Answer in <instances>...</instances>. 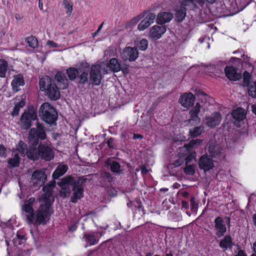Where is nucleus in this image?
<instances>
[{
  "instance_id": "nucleus-47",
  "label": "nucleus",
  "mask_w": 256,
  "mask_h": 256,
  "mask_svg": "<svg viewBox=\"0 0 256 256\" xmlns=\"http://www.w3.org/2000/svg\"><path fill=\"white\" fill-rule=\"evenodd\" d=\"M110 167L111 170L114 172L118 173L120 170V164L116 161H112V162L110 164Z\"/></svg>"
},
{
  "instance_id": "nucleus-31",
  "label": "nucleus",
  "mask_w": 256,
  "mask_h": 256,
  "mask_svg": "<svg viewBox=\"0 0 256 256\" xmlns=\"http://www.w3.org/2000/svg\"><path fill=\"white\" fill-rule=\"evenodd\" d=\"M232 115L235 120L241 121L245 118V110L242 108H238L232 112Z\"/></svg>"
},
{
  "instance_id": "nucleus-38",
  "label": "nucleus",
  "mask_w": 256,
  "mask_h": 256,
  "mask_svg": "<svg viewBox=\"0 0 256 256\" xmlns=\"http://www.w3.org/2000/svg\"><path fill=\"white\" fill-rule=\"evenodd\" d=\"M89 65L86 63L84 64V67L86 70H84L82 72V74L80 76V80L82 83H85L88 81V68Z\"/></svg>"
},
{
  "instance_id": "nucleus-16",
  "label": "nucleus",
  "mask_w": 256,
  "mask_h": 256,
  "mask_svg": "<svg viewBox=\"0 0 256 256\" xmlns=\"http://www.w3.org/2000/svg\"><path fill=\"white\" fill-rule=\"evenodd\" d=\"M148 11L144 10L138 16L132 18L130 20L126 22L124 28L128 31H132L136 24L147 14Z\"/></svg>"
},
{
  "instance_id": "nucleus-25",
  "label": "nucleus",
  "mask_w": 256,
  "mask_h": 256,
  "mask_svg": "<svg viewBox=\"0 0 256 256\" xmlns=\"http://www.w3.org/2000/svg\"><path fill=\"white\" fill-rule=\"evenodd\" d=\"M197 3L200 6L203 7L204 4V0H182V4L184 5H188L190 10H194L197 8Z\"/></svg>"
},
{
  "instance_id": "nucleus-49",
  "label": "nucleus",
  "mask_w": 256,
  "mask_h": 256,
  "mask_svg": "<svg viewBox=\"0 0 256 256\" xmlns=\"http://www.w3.org/2000/svg\"><path fill=\"white\" fill-rule=\"evenodd\" d=\"M244 83L245 85L248 86L250 83V74L248 72H245L244 73Z\"/></svg>"
},
{
  "instance_id": "nucleus-60",
  "label": "nucleus",
  "mask_w": 256,
  "mask_h": 256,
  "mask_svg": "<svg viewBox=\"0 0 256 256\" xmlns=\"http://www.w3.org/2000/svg\"><path fill=\"white\" fill-rule=\"evenodd\" d=\"M76 228H77V226H76V224H74L70 226L69 228V229L70 231L74 232L75 230H76Z\"/></svg>"
},
{
  "instance_id": "nucleus-57",
  "label": "nucleus",
  "mask_w": 256,
  "mask_h": 256,
  "mask_svg": "<svg viewBox=\"0 0 256 256\" xmlns=\"http://www.w3.org/2000/svg\"><path fill=\"white\" fill-rule=\"evenodd\" d=\"M210 40L209 37H204V38H199L198 40L200 42H207Z\"/></svg>"
},
{
  "instance_id": "nucleus-48",
  "label": "nucleus",
  "mask_w": 256,
  "mask_h": 256,
  "mask_svg": "<svg viewBox=\"0 0 256 256\" xmlns=\"http://www.w3.org/2000/svg\"><path fill=\"white\" fill-rule=\"evenodd\" d=\"M248 94L252 98L256 96V80L254 83V86H250L248 90Z\"/></svg>"
},
{
  "instance_id": "nucleus-59",
  "label": "nucleus",
  "mask_w": 256,
  "mask_h": 256,
  "mask_svg": "<svg viewBox=\"0 0 256 256\" xmlns=\"http://www.w3.org/2000/svg\"><path fill=\"white\" fill-rule=\"evenodd\" d=\"M142 138V136L139 134H134L133 136V139H141Z\"/></svg>"
},
{
  "instance_id": "nucleus-62",
  "label": "nucleus",
  "mask_w": 256,
  "mask_h": 256,
  "mask_svg": "<svg viewBox=\"0 0 256 256\" xmlns=\"http://www.w3.org/2000/svg\"><path fill=\"white\" fill-rule=\"evenodd\" d=\"M253 249L256 254H252L251 256H256V242L254 244Z\"/></svg>"
},
{
  "instance_id": "nucleus-2",
  "label": "nucleus",
  "mask_w": 256,
  "mask_h": 256,
  "mask_svg": "<svg viewBox=\"0 0 256 256\" xmlns=\"http://www.w3.org/2000/svg\"><path fill=\"white\" fill-rule=\"evenodd\" d=\"M40 116L46 123L54 124L58 118V114L56 110L49 103H44L40 109Z\"/></svg>"
},
{
  "instance_id": "nucleus-34",
  "label": "nucleus",
  "mask_w": 256,
  "mask_h": 256,
  "mask_svg": "<svg viewBox=\"0 0 256 256\" xmlns=\"http://www.w3.org/2000/svg\"><path fill=\"white\" fill-rule=\"evenodd\" d=\"M134 44L139 50L142 51L146 50L148 47V42L146 39H142L140 41L136 40Z\"/></svg>"
},
{
  "instance_id": "nucleus-42",
  "label": "nucleus",
  "mask_w": 256,
  "mask_h": 256,
  "mask_svg": "<svg viewBox=\"0 0 256 256\" xmlns=\"http://www.w3.org/2000/svg\"><path fill=\"white\" fill-rule=\"evenodd\" d=\"M196 94L200 97L202 102L205 104L210 103V98L202 91L200 90H196Z\"/></svg>"
},
{
  "instance_id": "nucleus-58",
  "label": "nucleus",
  "mask_w": 256,
  "mask_h": 256,
  "mask_svg": "<svg viewBox=\"0 0 256 256\" xmlns=\"http://www.w3.org/2000/svg\"><path fill=\"white\" fill-rule=\"evenodd\" d=\"M236 256H246L243 250H240L238 252V254Z\"/></svg>"
},
{
  "instance_id": "nucleus-19",
  "label": "nucleus",
  "mask_w": 256,
  "mask_h": 256,
  "mask_svg": "<svg viewBox=\"0 0 256 256\" xmlns=\"http://www.w3.org/2000/svg\"><path fill=\"white\" fill-rule=\"evenodd\" d=\"M180 6L175 10V18L178 22H182L186 16V10L189 9L188 5L182 4V0L180 1Z\"/></svg>"
},
{
  "instance_id": "nucleus-10",
  "label": "nucleus",
  "mask_w": 256,
  "mask_h": 256,
  "mask_svg": "<svg viewBox=\"0 0 256 256\" xmlns=\"http://www.w3.org/2000/svg\"><path fill=\"white\" fill-rule=\"evenodd\" d=\"M145 17L138 24L137 28L140 31L144 30L152 24L156 19V16L154 13L150 12L148 10Z\"/></svg>"
},
{
  "instance_id": "nucleus-29",
  "label": "nucleus",
  "mask_w": 256,
  "mask_h": 256,
  "mask_svg": "<svg viewBox=\"0 0 256 256\" xmlns=\"http://www.w3.org/2000/svg\"><path fill=\"white\" fill-rule=\"evenodd\" d=\"M232 238L229 235L225 236L220 242V248L224 250L230 248L232 246Z\"/></svg>"
},
{
  "instance_id": "nucleus-21",
  "label": "nucleus",
  "mask_w": 256,
  "mask_h": 256,
  "mask_svg": "<svg viewBox=\"0 0 256 256\" xmlns=\"http://www.w3.org/2000/svg\"><path fill=\"white\" fill-rule=\"evenodd\" d=\"M54 79L60 88L65 89L68 86V80L64 73L58 72L54 76Z\"/></svg>"
},
{
  "instance_id": "nucleus-14",
  "label": "nucleus",
  "mask_w": 256,
  "mask_h": 256,
  "mask_svg": "<svg viewBox=\"0 0 256 256\" xmlns=\"http://www.w3.org/2000/svg\"><path fill=\"white\" fill-rule=\"evenodd\" d=\"M198 166L200 169L206 172L212 169L214 165L212 160L206 155H203L199 160Z\"/></svg>"
},
{
  "instance_id": "nucleus-44",
  "label": "nucleus",
  "mask_w": 256,
  "mask_h": 256,
  "mask_svg": "<svg viewBox=\"0 0 256 256\" xmlns=\"http://www.w3.org/2000/svg\"><path fill=\"white\" fill-rule=\"evenodd\" d=\"M26 40L29 46L32 48H35L38 46V40L34 36L28 37Z\"/></svg>"
},
{
  "instance_id": "nucleus-55",
  "label": "nucleus",
  "mask_w": 256,
  "mask_h": 256,
  "mask_svg": "<svg viewBox=\"0 0 256 256\" xmlns=\"http://www.w3.org/2000/svg\"><path fill=\"white\" fill-rule=\"evenodd\" d=\"M14 18L16 20H20L23 18V16L22 14H16L14 15Z\"/></svg>"
},
{
  "instance_id": "nucleus-39",
  "label": "nucleus",
  "mask_w": 256,
  "mask_h": 256,
  "mask_svg": "<svg viewBox=\"0 0 256 256\" xmlns=\"http://www.w3.org/2000/svg\"><path fill=\"white\" fill-rule=\"evenodd\" d=\"M61 190L60 192V195L62 198H67L70 196V186H59Z\"/></svg>"
},
{
  "instance_id": "nucleus-15",
  "label": "nucleus",
  "mask_w": 256,
  "mask_h": 256,
  "mask_svg": "<svg viewBox=\"0 0 256 256\" xmlns=\"http://www.w3.org/2000/svg\"><path fill=\"white\" fill-rule=\"evenodd\" d=\"M194 100L195 97L192 93H184L180 96L179 102L182 106L188 108L194 104Z\"/></svg>"
},
{
  "instance_id": "nucleus-35",
  "label": "nucleus",
  "mask_w": 256,
  "mask_h": 256,
  "mask_svg": "<svg viewBox=\"0 0 256 256\" xmlns=\"http://www.w3.org/2000/svg\"><path fill=\"white\" fill-rule=\"evenodd\" d=\"M8 69V63L3 59L0 60V77L4 78Z\"/></svg>"
},
{
  "instance_id": "nucleus-22",
  "label": "nucleus",
  "mask_w": 256,
  "mask_h": 256,
  "mask_svg": "<svg viewBox=\"0 0 256 256\" xmlns=\"http://www.w3.org/2000/svg\"><path fill=\"white\" fill-rule=\"evenodd\" d=\"M46 94L52 100H56L60 97V93L55 84L50 85L46 91Z\"/></svg>"
},
{
  "instance_id": "nucleus-36",
  "label": "nucleus",
  "mask_w": 256,
  "mask_h": 256,
  "mask_svg": "<svg viewBox=\"0 0 256 256\" xmlns=\"http://www.w3.org/2000/svg\"><path fill=\"white\" fill-rule=\"evenodd\" d=\"M8 164L12 168L18 166L20 164V157L18 154H14L12 158L8 160Z\"/></svg>"
},
{
  "instance_id": "nucleus-11",
  "label": "nucleus",
  "mask_w": 256,
  "mask_h": 256,
  "mask_svg": "<svg viewBox=\"0 0 256 256\" xmlns=\"http://www.w3.org/2000/svg\"><path fill=\"white\" fill-rule=\"evenodd\" d=\"M40 157L46 161H50L54 158V152L52 148L44 144L39 145Z\"/></svg>"
},
{
  "instance_id": "nucleus-5",
  "label": "nucleus",
  "mask_w": 256,
  "mask_h": 256,
  "mask_svg": "<svg viewBox=\"0 0 256 256\" xmlns=\"http://www.w3.org/2000/svg\"><path fill=\"white\" fill-rule=\"evenodd\" d=\"M37 118V114L34 109H29L25 111L21 116L20 124L22 128L24 130H28L32 126V121Z\"/></svg>"
},
{
  "instance_id": "nucleus-43",
  "label": "nucleus",
  "mask_w": 256,
  "mask_h": 256,
  "mask_svg": "<svg viewBox=\"0 0 256 256\" xmlns=\"http://www.w3.org/2000/svg\"><path fill=\"white\" fill-rule=\"evenodd\" d=\"M186 154H187V156L185 158L186 164L190 162L192 160H196V153L195 151H191V150L190 152L186 151Z\"/></svg>"
},
{
  "instance_id": "nucleus-17",
  "label": "nucleus",
  "mask_w": 256,
  "mask_h": 256,
  "mask_svg": "<svg viewBox=\"0 0 256 256\" xmlns=\"http://www.w3.org/2000/svg\"><path fill=\"white\" fill-rule=\"evenodd\" d=\"M214 228L216 230V235L219 238L223 236L226 230V228L220 217H217L214 220Z\"/></svg>"
},
{
  "instance_id": "nucleus-7",
  "label": "nucleus",
  "mask_w": 256,
  "mask_h": 256,
  "mask_svg": "<svg viewBox=\"0 0 256 256\" xmlns=\"http://www.w3.org/2000/svg\"><path fill=\"white\" fill-rule=\"evenodd\" d=\"M29 137L30 141H34L36 145L38 143V138L44 140L46 138V134L44 126L38 123L36 128H32L30 130Z\"/></svg>"
},
{
  "instance_id": "nucleus-37",
  "label": "nucleus",
  "mask_w": 256,
  "mask_h": 256,
  "mask_svg": "<svg viewBox=\"0 0 256 256\" xmlns=\"http://www.w3.org/2000/svg\"><path fill=\"white\" fill-rule=\"evenodd\" d=\"M62 5L66 10V14L68 16H70L72 11V3L70 1L64 0L62 2Z\"/></svg>"
},
{
  "instance_id": "nucleus-13",
  "label": "nucleus",
  "mask_w": 256,
  "mask_h": 256,
  "mask_svg": "<svg viewBox=\"0 0 256 256\" xmlns=\"http://www.w3.org/2000/svg\"><path fill=\"white\" fill-rule=\"evenodd\" d=\"M32 178L34 184L41 186L45 182L46 179V175L44 171L38 170L32 174Z\"/></svg>"
},
{
  "instance_id": "nucleus-45",
  "label": "nucleus",
  "mask_w": 256,
  "mask_h": 256,
  "mask_svg": "<svg viewBox=\"0 0 256 256\" xmlns=\"http://www.w3.org/2000/svg\"><path fill=\"white\" fill-rule=\"evenodd\" d=\"M13 242L16 246L22 244L25 242L24 236L17 234L16 237L13 239Z\"/></svg>"
},
{
  "instance_id": "nucleus-63",
  "label": "nucleus",
  "mask_w": 256,
  "mask_h": 256,
  "mask_svg": "<svg viewBox=\"0 0 256 256\" xmlns=\"http://www.w3.org/2000/svg\"><path fill=\"white\" fill-rule=\"evenodd\" d=\"M252 108L253 113L256 114V105H252Z\"/></svg>"
},
{
  "instance_id": "nucleus-41",
  "label": "nucleus",
  "mask_w": 256,
  "mask_h": 256,
  "mask_svg": "<svg viewBox=\"0 0 256 256\" xmlns=\"http://www.w3.org/2000/svg\"><path fill=\"white\" fill-rule=\"evenodd\" d=\"M66 74L69 78L70 80H73L76 78L78 74V70L74 68H70L67 69Z\"/></svg>"
},
{
  "instance_id": "nucleus-3",
  "label": "nucleus",
  "mask_w": 256,
  "mask_h": 256,
  "mask_svg": "<svg viewBox=\"0 0 256 256\" xmlns=\"http://www.w3.org/2000/svg\"><path fill=\"white\" fill-rule=\"evenodd\" d=\"M174 18L172 14L170 12H162L159 13L156 16V22L158 24L154 26L149 32H166L167 28L164 24L169 22Z\"/></svg>"
},
{
  "instance_id": "nucleus-51",
  "label": "nucleus",
  "mask_w": 256,
  "mask_h": 256,
  "mask_svg": "<svg viewBox=\"0 0 256 256\" xmlns=\"http://www.w3.org/2000/svg\"><path fill=\"white\" fill-rule=\"evenodd\" d=\"M163 33H150V36L152 40H156L160 38Z\"/></svg>"
},
{
  "instance_id": "nucleus-32",
  "label": "nucleus",
  "mask_w": 256,
  "mask_h": 256,
  "mask_svg": "<svg viewBox=\"0 0 256 256\" xmlns=\"http://www.w3.org/2000/svg\"><path fill=\"white\" fill-rule=\"evenodd\" d=\"M76 180H74L73 177L70 176H66L62 178L61 180L58 183V186H74V182H75Z\"/></svg>"
},
{
  "instance_id": "nucleus-18",
  "label": "nucleus",
  "mask_w": 256,
  "mask_h": 256,
  "mask_svg": "<svg viewBox=\"0 0 256 256\" xmlns=\"http://www.w3.org/2000/svg\"><path fill=\"white\" fill-rule=\"evenodd\" d=\"M226 76L230 80H238L241 78L242 76L237 72L236 69L232 66H227L224 68Z\"/></svg>"
},
{
  "instance_id": "nucleus-27",
  "label": "nucleus",
  "mask_w": 256,
  "mask_h": 256,
  "mask_svg": "<svg viewBox=\"0 0 256 256\" xmlns=\"http://www.w3.org/2000/svg\"><path fill=\"white\" fill-rule=\"evenodd\" d=\"M200 108L201 106L200 103L197 102L195 106L190 110V114L191 116L190 121H194L196 123L200 122V118H198V114L200 112Z\"/></svg>"
},
{
  "instance_id": "nucleus-53",
  "label": "nucleus",
  "mask_w": 256,
  "mask_h": 256,
  "mask_svg": "<svg viewBox=\"0 0 256 256\" xmlns=\"http://www.w3.org/2000/svg\"><path fill=\"white\" fill-rule=\"evenodd\" d=\"M182 162L183 160L181 159H180L174 161L172 164L174 167H178L180 166L182 164Z\"/></svg>"
},
{
  "instance_id": "nucleus-54",
  "label": "nucleus",
  "mask_w": 256,
  "mask_h": 256,
  "mask_svg": "<svg viewBox=\"0 0 256 256\" xmlns=\"http://www.w3.org/2000/svg\"><path fill=\"white\" fill-rule=\"evenodd\" d=\"M46 44L52 48H56L57 46V44L51 40L48 41Z\"/></svg>"
},
{
  "instance_id": "nucleus-28",
  "label": "nucleus",
  "mask_w": 256,
  "mask_h": 256,
  "mask_svg": "<svg viewBox=\"0 0 256 256\" xmlns=\"http://www.w3.org/2000/svg\"><path fill=\"white\" fill-rule=\"evenodd\" d=\"M39 84L40 90L44 92L46 90L48 87L50 86V85L53 84L52 83L51 78L48 76L41 78L40 80Z\"/></svg>"
},
{
  "instance_id": "nucleus-46",
  "label": "nucleus",
  "mask_w": 256,
  "mask_h": 256,
  "mask_svg": "<svg viewBox=\"0 0 256 256\" xmlns=\"http://www.w3.org/2000/svg\"><path fill=\"white\" fill-rule=\"evenodd\" d=\"M196 166L194 164H189L186 166L184 168V172L186 174L193 175L195 172Z\"/></svg>"
},
{
  "instance_id": "nucleus-4",
  "label": "nucleus",
  "mask_w": 256,
  "mask_h": 256,
  "mask_svg": "<svg viewBox=\"0 0 256 256\" xmlns=\"http://www.w3.org/2000/svg\"><path fill=\"white\" fill-rule=\"evenodd\" d=\"M33 145L30 146L28 150H26V145L22 141L18 143V150L22 154H26L27 157L32 160H38L40 158V153L39 152V146L37 148L34 142Z\"/></svg>"
},
{
  "instance_id": "nucleus-52",
  "label": "nucleus",
  "mask_w": 256,
  "mask_h": 256,
  "mask_svg": "<svg viewBox=\"0 0 256 256\" xmlns=\"http://www.w3.org/2000/svg\"><path fill=\"white\" fill-rule=\"evenodd\" d=\"M190 204L191 208L192 210H194L197 208V204L195 201L194 198V197L192 198L190 200Z\"/></svg>"
},
{
  "instance_id": "nucleus-8",
  "label": "nucleus",
  "mask_w": 256,
  "mask_h": 256,
  "mask_svg": "<svg viewBox=\"0 0 256 256\" xmlns=\"http://www.w3.org/2000/svg\"><path fill=\"white\" fill-rule=\"evenodd\" d=\"M84 196L83 181L79 179L74 182L72 186V194L70 200L72 202H76Z\"/></svg>"
},
{
  "instance_id": "nucleus-50",
  "label": "nucleus",
  "mask_w": 256,
  "mask_h": 256,
  "mask_svg": "<svg viewBox=\"0 0 256 256\" xmlns=\"http://www.w3.org/2000/svg\"><path fill=\"white\" fill-rule=\"evenodd\" d=\"M6 148L3 144H0V157L6 158Z\"/></svg>"
},
{
  "instance_id": "nucleus-64",
  "label": "nucleus",
  "mask_w": 256,
  "mask_h": 256,
  "mask_svg": "<svg viewBox=\"0 0 256 256\" xmlns=\"http://www.w3.org/2000/svg\"><path fill=\"white\" fill-rule=\"evenodd\" d=\"M253 222L254 225L256 226V214H254L253 216Z\"/></svg>"
},
{
  "instance_id": "nucleus-1",
  "label": "nucleus",
  "mask_w": 256,
  "mask_h": 256,
  "mask_svg": "<svg viewBox=\"0 0 256 256\" xmlns=\"http://www.w3.org/2000/svg\"><path fill=\"white\" fill-rule=\"evenodd\" d=\"M52 189L51 185H46L44 187L43 190L46 192V194L42 196L44 198L43 203L40 205L36 213L33 208L35 198H30L24 202L22 206V214L26 218L28 224L40 225L45 224L48 221L52 212L50 199L52 196Z\"/></svg>"
},
{
  "instance_id": "nucleus-33",
  "label": "nucleus",
  "mask_w": 256,
  "mask_h": 256,
  "mask_svg": "<svg viewBox=\"0 0 256 256\" xmlns=\"http://www.w3.org/2000/svg\"><path fill=\"white\" fill-rule=\"evenodd\" d=\"M204 130L203 126H196L192 130H190V135L192 138H195L200 136Z\"/></svg>"
},
{
  "instance_id": "nucleus-9",
  "label": "nucleus",
  "mask_w": 256,
  "mask_h": 256,
  "mask_svg": "<svg viewBox=\"0 0 256 256\" xmlns=\"http://www.w3.org/2000/svg\"><path fill=\"white\" fill-rule=\"evenodd\" d=\"M138 52L136 48L128 46L124 48L122 54V58L124 60L135 61L138 56Z\"/></svg>"
},
{
  "instance_id": "nucleus-61",
  "label": "nucleus",
  "mask_w": 256,
  "mask_h": 256,
  "mask_svg": "<svg viewBox=\"0 0 256 256\" xmlns=\"http://www.w3.org/2000/svg\"><path fill=\"white\" fill-rule=\"evenodd\" d=\"M209 152L212 156L216 157V156L217 154H216L215 153H214V154L212 153V148L211 147L210 148Z\"/></svg>"
},
{
  "instance_id": "nucleus-23",
  "label": "nucleus",
  "mask_w": 256,
  "mask_h": 256,
  "mask_svg": "<svg viewBox=\"0 0 256 256\" xmlns=\"http://www.w3.org/2000/svg\"><path fill=\"white\" fill-rule=\"evenodd\" d=\"M109 70H112L114 72H118L121 70V66L118 59L112 58L108 64H106L104 72L107 73Z\"/></svg>"
},
{
  "instance_id": "nucleus-40",
  "label": "nucleus",
  "mask_w": 256,
  "mask_h": 256,
  "mask_svg": "<svg viewBox=\"0 0 256 256\" xmlns=\"http://www.w3.org/2000/svg\"><path fill=\"white\" fill-rule=\"evenodd\" d=\"M25 104L24 101L22 100L19 102H18L15 105L14 110L12 113V116H18L19 114L20 110L23 108Z\"/></svg>"
},
{
  "instance_id": "nucleus-6",
  "label": "nucleus",
  "mask_w": 256,
  "mask_h": 256,
  "mask_svg": "<svg viewBox=\"0 0 256 256\" xmlns=\"http://www.w3.org/2000/svg\"><path fill=\"white\" fill-rule=\"evenodd\" d=\"M106 64L102 63L101 64H96L92 66L90 72V79L92 84L98 86L101 83L102 70L104 72Z\"/></svg>"
},
{
  "instance_id": "nucleus-24",
  "label": "nucleus",
  "mask_w": 256,
  "mask_h": 256,
  "mask_svg": "<svg viewBox=\"0 0 256 256\" xmlns=\"http://www.w3.org/2000/svg\"><path fill=\"white\" fill-rule=\"evenodd\" d=\"M68 166L62 163L59 164L56 169L54 172L52 176L54 179H58L63 176L68 171Z\"/></svg>"
},
{
  "instance_id": "nucleus-56",
  "label": "nucleus",
  "mask_w": 256,
  "mask_h": 256,
  "mask_svg": "<svg viewBox=\"0 0 256 256\" xmlns=\"http://www.w3.org/2000/svg\"><path fill=\"white\" fill-rule=\"evenodd\" d=\"M102 176L104 178H107L108 179H110V177H111L110 174L109 172H104L102 174Z\"/></svg>"
},
{
  "instance_id": "nucleus-20",
  "label": "nucleus",
  "mask_w": 256,
  "mask_h": 256,
  "mask_svg": "<svg viewBox=\"0 0 256 256\" xmlns=\"http://www.w3.org/2000/svg\"><path fill=\"white\" fill-rule=\"evenodd\" d=\"M102 235V232H92L88 234H85L84 237L90 246H94L98 243L99 238Z\"/></svg>"
},
{
  "instance_id": "nucleus-30",
  "label": "nucleus",
  "mask_w": 256,
  "mask_h": 256,
  "mask_svg": "<svg viewBox=\"0 0 256 256\" xmlns=\"http://www.w3.org/2000/svg\"><path fill=\"white\" fill-rule=\"evenodd\" d=\"M202 140L200 139L193 140L190 141L188 144H184V148L187 152L194 151V150L202 142Z\"/></svg>"
},
{
  "instance_id": "nucleus-26",
  "label": "nucleus",
  "mask_w": 256,
  "mask_h": 256,
  "mask_svg": "<svg viewBox=\"0 0 256 256\" xmlns=\"http://www.w3.org/2000/svg\"><path fill=\"white\" fill-rule=\"evenodd\" d=\"M24 82L23 79V76L21 74H18L14 76V78L12 82V86L14 91L15 92H18L20 86H24Z\"/></svg>"
},
{
  "instance_id": "nucleus-12",
  "label": "nucleus",
  "mask_w": 256,
  "mask_h": 256,
  "mask_svg": "<svg viewBox=\"0 0 256 256\" xmlns=\"http://www.w3.org/2000/svg\"><path fill=\"white\" fill-rule=\"evenodd\" d=\"M222 120V116L219 112H215L205 118L206 124L208 126L211 128L218 125Z\"/></svg>"
}]
</instances>
